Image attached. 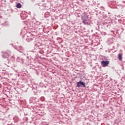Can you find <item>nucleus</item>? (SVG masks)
Returning <instances> with one entry per match:
<instances>
[{"label": "nucleus", "instance_id": "nucleus-17", "mask_svg": "<svg viewBox=\"0 0 125 125\" xmlns=\"http://www.w3.org/2000/svg\"><path fill=\"white\" fill-rule=\"evenodd\" d=\"M27 89H29V88H27Z\"/></svg>", "mask_w": 125, "mask_h": 125}, {"label": "nucleus", "instance_id": "nucleus-14", "mask_svg": "<svg viewBox=\"0 0 125 125\" xmlns=\"http://www.w3.org/2000/svg\"><path fill=\"white\" fill-rule=\"evenodd\" d=\"M14 9H17L16 8H15L14 9L12 8H11V13H13V11L14 10Z\"/></svg>", "mask_w": 125, "mask_h": 125}, {"label": "nucleus", "instance_id": "nucleus-12", "mask_svg": "<svg viewBox=\"0 0 125 125\" xmlns=\"http://www.w3.org/2000/svg\"><path fill=\"white\" fill-rule=\"evenodd\" d=\"M119 21H120L121 23H122V24H124L125 21V19H124V18H122L121 19L119 20Z\"/></svg>", "mask_w": 125, "mask_h": 125}, {"label": "nucleus", "instance_id": "nucleus-11", "mask_svg": "<svg viewBox=\"0 0 125 125\" xmlns=\"http://www.w3.org/2000/svg\"><path fill=\"white\" fill-rule=\"evenodd\" d=\"M118 59H119V60H120V61L123 60V55H122V54L119 53V54H118Z\"/></svg>", "mask_w": 125, "mask_h": 125}, {"label": "nucleus", "instance_id": "nucleus-5", "mask_svg": "<svg viewBox=\"0 0 125 125\" xmlns=\"http://www.w3.org/2000/svg\"><path fill=\"white\" fill-rule=\"evenodd\" d=\"M110 63V62L109 61H102L101 62V65L102 67H106Z\"/></svg>", "mask_w": 125, "mask_h": 125}, {"label": "nucleus", "instance_id": "nucleus-10", "mask_svg": "<svg viewBox=\"0 0 125 125\" xmlns=\"http://www.w3.org/2000/svg\"><path fill=\"white\" fill-rule=\"evenodd\" d=\"M44 48V45H42L39 44V51H41L42 49H43Z\"/></svg>", "mask_w": 125, "mask_h": 125}, {"label": "nucleus", "instance_id": "nucleus-7", "mask_svg": "<svg viewBox=\"0 0 125 125\" xmlns=\"http://www.w3.org/2000/svg\"><path fill=\"white\" fill-rule=\"evenodd\" d=\"M4 61L5 65H6L7 67H10V65H9V59H8V58L4 59Z\"/></svg>", "mask_w": 125, "mask_h": 125}, {"label": "nucleus", "instance_id": "nucleus-6", "mask_svg": "<svg viewBox=\"0 0 125 125\" xmlns=\"http://www.w3.org/2000/svg\"><path fill=\"white\" fill-rule=\"evenodd\" d=\"M84 13V12H83L80 10H77L75 11L76 14L77 15L78 17H81L82 14H83Z\"/></svg>", "mask_w": 125, "mask_h": 125}, {"label": "nucleus", "instance_id": "nucleus-9", "mask_svg": "<svg viewBox=\"0 0 125 125\" xmlns=\"http://www.w3.org/2000/svg\"><path fill=\"white\" fill-rule=\"evenodd\" d=\"M26 40L28 42H31V41H33V38L31 36L27 37Z\"/></svg>", "mask_w": 125, "mask_h": 125}, {"label": "nucleus", "instance_id": "nucleus-1", "mask_svg": "<svg viewBox=\"0 0 125 125\" xmlns=\"http://www.w3.org/2000/svg\"><path fill=\"white\" fill-rule=\"evenodd\" d=\"M82 17L81 19L82 20V22L85 25H90V23L91 21L89 20L88 18V15L86 14L85 12L82 14L81 16Z\"/></svg>", "mask_w": 125, "mask_h": 125}, {"label": "nucleus", "instance_id": "nucleus-3", "mask_svg": "<svg viewBox=\"0 0 125 125\" xmlns=\"http://www.w3.org/2000/svg\"><path fill=\"white\" fill-rule=\"evenodd\" d=\"M76 87H86L85 83L82 81L77 82Z\"/></svg>", "mask_w": 125, "mask_h": 125}, {"label": "nucleus", "instance_id": "nucleus-4", "mask_svg": "<svg viewBox=\"0 0 125 125\" xmlns=\"http://www.w3.org/2000/svg\"><path fill=\"white\" fill-rule=\"evenodd\" d=\"M40 9L43 11L42 13L44 14V17H48V15H49V12H47V10L45 8L42 9V6H41Z\"/></svg>", "mask_w": 125, "mask_h": 125}, {"label": "nucleus", "instance_id": "nucleus-18", "mask_svg": "<svg viewBox=\"0 0 125 125\" xmlns=\"http://www.w3.org/2000/svg\"><path fill=\"white\" fill-rule=\"evenodd\" d=\"M6 1V0H5V2Z\"/></svg>", "mask_w": 125, "mask_h": 125}, {"label": "nucleus", "instance_id": "nucleus-8", "mask_svg": "<svg viewBox=\"0 0 125 125\" xmlns=\"http://www.w3.org/2000/svg\"><path fill=\"white\" fill-rule=\"evenodd\" d=\"M34 50H37V51H40V44H35L34 46Z\"/></svg>", "mask_w": 125, "mask_h": 125}, {"label": "nucleus", "instance_id": "nucleus-13", "mask_svg": "<svg viewBox=\"0 0 125 125\" xmlns=\"http://www.w3.org/2000/svg\"><path fill=\"white\" fill-rule=\"evenodd\" d=\"M16 7H17V8H21V7H22V4L20 3H18L16 5Z\"/></svg>", "mask_w": 125, "mask_h": 125}, {"label": "nucleus", "instance_id": "nucleus-2", "mask_svg": "<svg viewBox=\"0 0 125 125\" xmlns=\"http://www.w3.org/2000/svg\"><path fill=\"white\" fill-rule=\"evenodd\" d=\"M1 53L2 54V57L4 59L9 57L11 52L10 50H7L6 51H1Z\"/></svg>", "mask_w": 125, "mask_h": 125}, {"label": "nucleus", "instance_id": "nucleus-16", "mask_svg": "<svg viewBox=\"0 0 125 125\" xmlns=\"http://www.w3.org/2000/svg\"><path fill=\"white\" fill-rule=\"evenodd\" d=\"M24 119H25L26 121H27V120H28V118L27 117H25V118H24Z\"/></svg>", "mask_w": 125, "mask_h": 125}, {"label": "nucleus", "instance_id": "nucleus-15", "mask_svg": "<svg viewBox=\"0 0 125 125\" xmlns=\"http://www.w3.org/2000/svg\"><path fill=\"white\" fill-rule=\"evenodd\" d=\"M101 9L102 10H104V9H105V8L103 6H101Z\"/></svg>", "mask_w": 125, "mask_h": 125}]
</instances>
